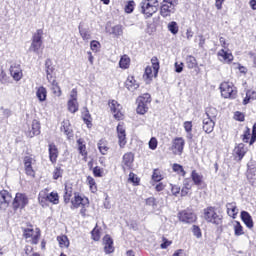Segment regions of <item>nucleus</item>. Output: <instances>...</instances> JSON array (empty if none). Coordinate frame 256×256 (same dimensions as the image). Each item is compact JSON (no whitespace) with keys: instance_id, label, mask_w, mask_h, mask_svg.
<instances>
[{"instance_id":"f257e3e1","label":"nucleus","mask_w":256,"mask_h":256,"mask_svg":"<svg viewBox=\"0 0 256 256\" xmlns=\"http://www.w3.org/2000/svg\"><path fill=\"white\" fill-rule=\"evenodd\" d=\"M140 11L145 17H153L159 9V0H142L140 3Z\"/></svg>"},{"instance_id":"f03ea898","label":"nucleus","mask_w":256,"mask_h":256,"mask_svg":"<svg viewBox=\"0 0 256 256\" xmlns=\"http://www.w3.org/2000/svg\"><path fill=\"white\" fill-rule=\"evenodd\" d=\"M71 203L74 209H79V207H81L80 214L82 217L87 215V209H89V198L83 197L79 195V193H74V199H72Z\"/></svg>"},{"instance_id":"7ed1b4c3","label":"nucleus","mask_w":256,"mask_h":256,"mask_svg":"<svg viewBox=\"0 0 256 256\" xmlns=\"http://www.w3.org/2000/svg\"><path fill=\"white\" fill-rule=\"evenodd\" d=\"M220 91L224 99H235L237 97V88H235L233 82H222L220 84Z\"/></svg>"},{"instance_id":"20e7f679","label":"nucleus","mask_w":256,"mask_h":256,"mask_svg":"<svg viewBox=\"0 0 256 256\" xmlns=\"http://www.w3.org/2000/svg\"><path fill=\"white\" fill-rule=\"evenodd\" d=\"M43 45V29H38L32 36V42L29 48V51H33V53H39V49H41Z\"/></svg>"},{"instance_id":"39448f33","label":"nucleus","mask_w":256,"mask_h":256,"mask_svg":"<svg viewBox=\"0 0 256 256\" xmlns=\"http://www.w3.org/2000/svg\"><path fill=\"white\" fill-rule=\"evenodd\" d=\"M204 219L208 223H213V225H219L221 223V217L217 215V210L211 206L204 209Z\"/></svg>"},{"instance_id":"423d86ee","label":"nucleus","mask_w":256,"mask_h":256,"mask_svg":"<svg viewBox=\"0 0 256 256\" xmlns=\"http://www.w3.org/2000/svg\"><path fill=\"white\" fill-rule=\"evenodd\" d=\"M151 101V95L150 94H144L143 96H140L137 99L138 106L136 108V112L139 115H145L148 111L149 107H147V103Z\"/></svg>"},{"instance_id":"0eeeda50","label":"nucleus","mask_w":256,"mask_h":256,"mask_svg":"<svg viewBox=\"0 0 256 256\" xmlns=\"http://www.w3.org/2000/svg\"><path fill=\"white\" fill-rule=\"evenodd\" d=\"M178 219L182 223H195L197 221V215L192 210L186 209L178 213Z\"/></svg>"},{"instance_id":"6e6552de","label":"nucleus","mask_w":256,"mask_h":256,"mask_svg":"<svg viewBox=\"0 0 256 256\" xmlns=\"http://www.w3.org/2000/svg\"><path fill=\"white\" fill-rule=\"evenodd\" d=\"M38 200L40 203H45V201H49V203H53V205H58L59 194H57V192H51L50 194H46L45 191H41L39 193Z\"/></svg>"},{"instance_id":"1a4fd4ad","label":"nucleus","mask_w":256,"mask_h":256,"mask_svg":"<svg viewBox=\"0 0 256 256\" xmlns=\"http://www.w3.org/2000/svg\"><path fill=\"white\" fill-rule=\"evenodd\" d=\"M29 203V198H27V195L23 193H17L13 202V207L15 211L17 209H25V206H27Z\"/></svg>"},{"instance_id":"9d476101","label":"nucleus","mask_w":256,"mask_h":256,"mask_svg":"<svg viewBox=\"0 0 256 256\" xmlns=\"http://www.w3.org/2000/svg\"><path fill=\"white\" fill-rule=\"evenodd\" d=\"M183 149H185V139L183 137H177L172 141V151L174 155H182Z\"/></svg>"},{"instance_id":"9b49d317","label":"nucleus","mask_w":256,"mask_h":256,"mask_svg":"<svg viewBox=\"0 0 256 256\" xmlns=\"http://www.w3.org/2000/svg\"><path fill=\"white\" fill-rule=\"evenodd\" d=\"M109 107L114 115V118L117 119V121H121V119H123V113L121 112L122 107L120 106L119 102L112 100L109 102Z\"/></svg>"},{"instance_id":"f8f14e48","label":"nucleus","mask_w":256,"mask_h":256,"mask_svg":"<svg viewBox=\"0 0 256 256\" xmlns=\"http://www.w3.org/2000/svg\"><path fill=\"white\" fill-rule=\"evenodd\" d=\"M135 161V155L133 153L128 152L123 155L122 158V169L127 171L133 167V162Z\"/></svg>"},{"instance_id":"ddd939ff","label":"nucleus","mask_w":256,"mask_h":256,"mask_svg":"<svg viewBox=\"0 0 256 256\" xmlns=\"http://www.w3.org/2000/svg\"><path fill=\"white\" fill-rule=\"evenodd\" d=\"M41 134V122L39 120H33L31 128L26 132L27 137L33 138L35 135Z\"/></svg>"},{"instance_id":"4468645a","label":"nucleus","mask_w":256,"mask_h":256,"mask_svg":"<svg viewBox=\"0 0 256 256\" xmlns=\"http://www.w3.org/2000/svg\"><path fill=\"white\" fill-rule=\"evenodd\" d=\"M9 203H11V194L7 190L0 191V209H7Z\"/></svg>"},{"instance_id":"2eb2a0df","label":"nucleus","mask_w":256,"mask_h":256,"mask_svg":"<svg viewBox=\"0 0 256 256\" xmlns=\"http://www.w3.org/2000/svg\"><path fill=\"white\" fill-rule=\"evenodd\" d=\"M218 59L221 63H227L228 65L233 63V53L226 51L225 49H221L218 53Z\"/></svg>"},{"instance_id":"dca6fc26","label":"nucleus","mask_w":256,"mask_h":256,"mask_svg":"<svg viewBox=\"0 0 256 256\" xmlns=\"http://www.w3.org/2000/svg\"><path fill=\"white\" fill-rule=\"evenodd\" d=\"M40 235L41 234L39 232L35 233L33 228H26V229H24V232H23V236L25 237V239H31L32 238L33 245H37V243H39Z\"/></svg>"},{"instance_id":"f3484780","label":"nucleus","mask_w":256,"mask_h":256,"mask_svg":"<svg viewBox=\"0 0 256 256\" xmlns=\"http://www.w3.org/2000/svg\"><path fill=\"white\" fill-rule=\"evenodd\" d=\"M118 143L120 147L127 145V134L125 132V126L118 124L117 126Z\"/></svg>"},{"instance_id":"a211bd4d","label":"nucleus","mask_w":256,"mask_h":256,"mask_svg":"<svg viewBox=\"0 0 256 256\" xmlns=\"http://www.w3.org/2000/svg\"><path fill=\"white\" fill-rule=\"evenodd\" d=\"M106 33L117 38L123 37V25L117 24L115 26H106Z\"/></svg>"},{"instance_id":"6ab92c4d","label":"nucleus","mask_w":256,"mask_h":256,"mask_svg":"<svg viewBox=\"0 0 256 256\" xmlns=\"http://www.w3.org/2000/svg\"><path fill=\"white\" fill-rule=\"evenodd\" d=\"M10 75L13 77L14 81H21V79H23V70L21 69V66H11Z\"/></svg>"},{"instance_id":"aec40b11","label":"nucleus","mask_w":256,"mask_h":256,"mask_svg":"<svg viewBox=\"0 0 256 256\" xmlns=\"http://www.w3.org/2000/svg\"><path fill=\"white\" fill-rule=\"evenodd\" d=\"M103 243H104V251L107 255L115 251V247H113V239L111 238V236L109 235L104 236Z\"/></svg>"},{"instance_id":"412c9836","label":"nucleus","mask_w":256,"mask_h":256,"mask_svg":"<svg viewBox=\"0 0 256 256\" xmlns=\"http://www.w3.org/2000/svg\"><path fill=\"white\" fill-rule=\"evenodd\" d=\"M247 153V148H245V144L240 143L234 148V157L238 158V161H241L245 154Z\"/></svg>"},{"instance_id":"4be33fe9","label":"nucleus","mask_w":256,"mask_h":256,"mask_svg":"<svg viewBox=\"0 0 256 256\" xmlns=\"http://www.w3.org/2000/svg\"><path fill=\"white\" fill-rule=\"evenodd\" d=\"M175 13V8L173 6H170L168 4H162L160 8V15L161 17H171Z\"/></svg>"},{"instance_id":"5701e85b","label":"nucleus","mask_w":256,"mask_h":256,"mask_svg":"<svg viewBox=\"0 0 256 256\" xmlns=\"http://www.w3.org/2000/svg\"><path fill=\"white\" fill-rule=\"evenodd\" d=\"M203 131L205 133H213V129H215V120H211L209 118H203Z\"/></svg>"},{"instance_id":"b1692460","label":"nucleus","mask_w":256,"mask_h":256,"mask_svg":"<svg viewBox=\"0 0 256 256\" xmlns=\"http://www.w3.org/2000/svg\"><path fill=\"white\" fill-rule=\"evenodd\" d=\"M240 217L248 229H253V218L249 212L242 211Z\"/></svg>"},{"instance_id":"393cba45","label":"nucleus","mask_w":256,"mask_h":256,"mask_svg":"<svg viewBox=\"0 0 256 256\" xmlns=\"http://www.w3.org/2000/svg\"><path fill=\"white\" fill-rule=\"evenodd\" d=\"M125 85L128 91L139 89V83H137V80H135V77L133 76H128Z\"/></svg>"},{"instance_id":"a878e982","label":"nucleus","mask_w":256,"mask_h":256,"mask_svg":"<svg viewBox=\"0 0 256 256\" xmlns=\"http://www.w3.org/2000/svg\"><path fill=\"white\" fill-rule=\"evenodd\" d=\"M57 157H59V151L55 144H49V159L51 163H57Z\"/></svg>"},{"instance_id":"bb28decb","label":"nucleus","mask_w":256,"mask_h":256,"mask_svg":"<svg viewBox=\"0 0 256 256\" xmlns=\"http://www.w3.org/2000/svg\"><path fill=\"white\" fill-rule=\"evenodd\" d=\"M60 129L64 135H67V137L73 135V129H71V122H69V120H64Z\"/></svg>"},{"instance_id":"cd10ccee","label":"nucleus","mask_w":256,"mask_h":256,"mask_svg":"<svg viewBox=\"0 0 256 256\" xmlns=\"http://www.w3.org/2000/svg\"><path fill=\"white\" fill-rule=\"evenodd\" d=\"M247 179L253 187L256 186V167L248 169Z\"/></svg>"},{"instance_id":"c85d7f7f","label":"nucleus","mask_w":256,"mask_h":256,"mask_svg":"<svg viewBox=\"0 0 256 256\" xmlns=\"http://www.w3.org/2000/svg\"><path fill=\"white\" fill-rule=\"evenodd\" d=\"M233 229H234V235L236 237H241V235H245V231H243V226L241 225V222L234 221L232 222Z\"/></svg>"},{"instance_id":"c756f323","label":"nucleus","mask_w":256,"mask_h":256,"mask_svg":"<svg viewBox=\"0 0 256 256\" xmlns=\"http://www.w3.org/2000/svg\"><path fill=\"white\" fill-rule=\"evenodd\" d=\"M31 158L25 157L24 158V167L27 175H30V177H33L35 175V172L33 171V167L31 166Z\"/></svg>"},{"instance_id":"7c9ffc66","label":"nucleus","mask_w":256,"mask_h":256,"mask_svg":"<svg viewBox=\"0 0 256 256\" xmlns=\"http://www.w3.org/2000/svg\"><path fill=\"white\" fill-rule=\"evenodd\" d=\"M226 208L229 217L235 218V215L238 213L237 204L235 202L227 203Z\"/></svg>"},{"instance_id":"2f4dec72","label":"nucleus","mask_w":256,"mask_h":256,"mask_svg":"<svg viewBox=\"0 0 256 256\" xmlns=\"http://www.w3.org/2000/svg\"><path fill=\"white\" fill-rule=\"evenodd\" d=\"M36 97L40 102L47 101V88L43 86L39 87L36 91Z\"/></svg>"},{"instance_id":"473e14b6","label":"nucleus","mask_w":256,"mask_h":256,"mask_svg":"<svg viewBox=\"0 0 256 256\" xmlns=\"http://www.w3.org/2000/svg\"><path fill=\"white\" fill-rule=\"evenodd\" d=\"M155 77V73L153 72V68L151 66H147L143 75V79L146 83H149Z\"/></svg>"},{"instance_id":"72a5a7b5","label":"nucleus","mask_w":256,"mask_h":256,"mask_svg":"<svg viewBox=\"0 0 256 256\" xmlns=\"http://www.w3.org/2000/svg\"><path fill=\"white\" fill-rule=\"evenodd\" d=\"M78 145V151L82 157H86L87 155V147L85 146V140L83 138H80L77 140Z\"/></svg>"},{"instance_id":"f704fd0d","label":"nucleus","mask_w":256,"mask_h":256,"mask_svg":"<svg viewBox=\"0 0 256 256\" xmlns=\"http://www.w3.org/2000/svg\"><path fill=\"white\" fill-rule=\"evenodd\" d=\"M217 117V109L210 107L206 109V113L204 115L205 119H210L212 121H215Z\"/></svg>"},{"instance_id":"c9c22d12","label":"nucleus","mask_w":256,"mask_h":256,"mask_svg":"<svg viewBox=\"0 0 256 256\" xmlns=\"http://www.w3.org/2000/svg\"><path fill=\"white\" fill-rule=\"evenodd\" d=\"M255 99H256V92L253 90H248L246 92V97L243 100V105H247V104H249V101H251V100L255 101Z\"/></svg>"},{"instance_id":"e433bc0d","label":"nucleus","mask_w":256,"mask_h":256,"mask_svg":"<svg viewBox=\"0 0 256 256\" xmlns=\"http://www.w3.org/2000/svg\"><path fill=\"white\" fill-rule=\"evenodd\" d=\"M186 65L188 69H195L197 67V59L194 56L188 55L186 57Z\"/></svg>"},{"instance_id":"4c0bfd02","label":"nucleus","mask_w":256,"mask_h":256,"mask_svg":"<svg viewBox=\"0 0 256 256\" xmlns=\"http://www.w3.org/2000/svg\"><path fill=\"white\" fill-rule=\"evenodd\" d=\"M98 149H99L101 155H107V153H108V151H109V148H108V146H107V141H105V140H103V139L100 140V141L98 142Z\"/></svg>"},{"instance_id":"58836bf2","label":"nucleus","mask_w":256,"mask_h":256,"mask_svg":"<svg viewBox=\"0 0 256 256\" xmlns=\"http://www.w3.org/2000/svg\"><path fill=\"white\" fill-rule=\"evenodd\" d=\"M130 63H131V59L127 55L122 56L119 61V65L121 69H129Z\"/></svg>"},{"instance_id":"ea45409f","label":"nucleus","mask_w":256,"mask_h":256,"mask_svg":"<svg viewBox=\"0 0 256 256\" xmlns=\"http://www.w3.org/2000/svg\"><path fill=\"white\" fill-rule=\"evenodd\" d=\"M192 181L195 185H201L203 183V176L193 170L191 173Z\"/></svg>"},{"instance_id":"a19ab883","label":"nucleus","mask_w":256,"mask_h":256,"mask_svg":"<svg viewBox=\"0 0 256 256\" xmlns=\"http://www.w3.org/2000/svg\"><path fill=\"white\" fill-rule=\"evenodd\" d=\"M68 111H70V113H77V111H79V103L77 100L68 101Z\"/></svg>"},{"instance_id":"79ce46f5","label":"nucleus","mask_w":256,"mask_h":256,"mask_svg":"<svg viewBox=\"0 0 256 256\" xmlns=\"http://www.w3.org/2000/svg\"><path fill=\"white\" fill-rule=\"evenodd\" d=\"M57 241L59 243V246L61 248H66L69 247V238H67L66 235L58 236Z\"/></svg>"},{"instance_id":"37998d69","label":"nucleus","mask_w":256,"mask_h":256,"mask_svg":"<svg viewBox=\"0 0 256 256\" xmlns=\"http://www.w3.org/2000/svg\"><path fill=\"white\" fill-rule=\"evenodd\" d=\"M52 93L56 95V97H61V87H59V83H57V80H53L51 84Z\"/></svg>"},{"instance_id":"c03bdc74","label":"nucleus","mask_w":256,"mask_h":256,"mask_svg":"<svg viewBox=\"0 0 256 256\" xmlns=\"http://www.w3.org/2000/svg\"><path fill=\"white\" fill-rule=\"evenodd\" d=\"M87 183L90 187V191L92 193H97V183L95 182V179L91 176L87 177Z\"/></svg>"},{"instance_id":"a18cd8bd","label":"nucleus","mask_w":256,"mask_h":256,"mask_svg":"<svg viewBox=\"0 0 256 256\" xmlns=\"http://www.w3.org/2000/svg\"><path fill=\"white\" fill-rule=\"evenodd\" d=\"M168 31L172 33V35H177L179 33V26L177 25V22L172 21L168 24Z\"/></svg>"},{"instance_id":"49530a36","label":"nucleus","mask_w":256,"mask_h":256,"mask_svg":"<svg viewBox=\"0 0 256 256\" xmlns=\"http://www.w3.org/2000/svg\"><path fill=\"white\" fill-rule=\"evenodd\" d=\"M172 169L174 173H178V175H182V177H185L186 172L185 169H183V166L180 164H173Z\"/></svg>"},{"instance_id":"de8ad7c7","label":"nucleus","mask_w":256,"mask_h":256,"mask_svg":"<svg viewBox=\"0 0 256 256\" xmlns=\"http://www.w3.org/2000/svg\"><path fill=\"white\" fill-rule=\"evenodd\" d=\"M152 179L156 181V183H159V181H163V175H161V170L154 169Z\"/></svg>"},{"instance_id":"09e8293b","label":"nucleus","mask_w":256,"mask_h":256,"mask_svg":"<svg viewBox=\"0 0 256 256\" xmlns=\"http://www.w3.org/2000/svg\"><path fill=\"white\" fill-rule=\"evenodd\" d=\"M152 70L154 72V77H157V73H159V61H157V58H152Z\"/></svg>"},{"instance_id":"8fccbe9b","label":"nucleus","mask_w":256,"mask_h":256,"mask_svg":"<svg viewBox=\"0 0 256 256\" xmlns=\"http://www.w3.org/2000/svg\"><path fill=\"white\" fill-rule=\"evenodd\" d=\"M93 241H99L101 239V232L97 229V226L91 232Z\"/></svg>"},{"instance_id":"3c124183","label":"nucleus","mask_w":256,"mask_h":256,"mask_svg":"<svg viewBox=\"0 0 256 256\" xmlns=\"http://www.w3.org/2000/svg\"><path fill=\"white\" fill-rule=\"evenodd\" d=\"M71 195H73L71 188L66 186L65 187V195H64L65 203H69V201L71 200Z\"/></svg>"},{"instance_id":"603ef678","label":"nucleus","mask_w":256,"mask_h":256,"mask_svg":"<svg viewBox=\"0 0 256 256\" xmlns=\"http://www.w3.org/2000/svg\"><path fill=\"white\" fill-rule=\"evenodd\" d=\"M250 138H251V129H249V127H246L244 134L242 135V140L244 143H248Z\"/></svg>"},{"instance_id":"864d4df0","label":"nucleus","mask_w":256,"mask_h":256,"mask_svg":"<svg viewBox=\"0 0 256 256\" xmlns=\"http://www.w3.org/2000/svg\"><path fill=\"white\" fill-rule=\"evenodd\" d=\"M79 33L84 41H89V39H91V34H89L87 30L81 29V27H79Z\"/></svg>"},{"instance_id":"5fc2aeb1","label":"nucleus","mask_w":256,"mask_h":256,"mask_svg":"<svg viewBox=\"0 0 256 256\" xmlns=\"http://www.w3.org/2000/svg\"><path fill=\"white\" fill-rule=\"evenodd\" d=\"M59 177H63V169L56 167L53 171V179L57 180Z\"/></svg>"},{"instance_id":"6e6d98bb","label":"nucleus","mask_w":256,"mask_h":256,"mask_svg":"<svg viewBox=\"0 0 256 256\" xmlns=\"http://www.w3.org/2000/svg\"><path fill=\"white\" fill-rule=\"evenodd\" d=\"M148 145H149V149H151L152 151H155V149H157V145H158L157 138L152 137L150 139Z\"/></svg>"},{"instance_id":"4d7b16f0","label":"nucleus","mask_w":256,"mask_h":256,"mask_svg":"<svg viewBox=\"0 0 256 256\" xmlns=\"http://www.w3.org/2000/svg\"><path fill=\"white\" fill-rule=\"evenodd\" d=\"M133 9H135V2L129 1L128 4L125 6L126 13H133Z\"/></svg>"},{"instance_id":"13d9d810","label":"nucleus","mask_w":256,"mask_h":256,"mask_svg":"<svg viewBox=\"0 0 256 256\" xmlns=\"http://www.w3.org/2000/svg\"><path fill=\"white\" fill-rule=\"evenodd\" d=\"M45 67H46V73H53V71H55V68H53V65H51L50 59L46 60Z\"/></svg>"},{"instance_id":"bf43d9fd","label":"nucleus","mask_w":256,"mask_h":256,"mask_svg":"<svg viewBox=\"0 0 256 256\" xmlns=\"http://www.w3.org/2000/svg\"><path fill=\"white\" fill-rule=\"evenodd\" d=\"M93 174H94V177H103V169H101V167H94L93 169Z\"/></svg>"},{"instance_id":"052dcab7","label":"nucleus","mask_w":256,"mask_h":256,"mask_svg":"<svg viewBox=\"0 0 256 256\" xmlns=\"http://www.w3.org/2000/svg\"><path fill=\"white\" fill-rule=\"evenodd\" d=\"M184 129L186 133H191L193 131V123L191 121L184 122Z\"/></svg>"},{"instance_id":"680f3d73","label":"nucleus","mask_w":256,"mask_h":256,"mask_svg":"<svg viewBox=\"0 0 256 256\" xmlns=\"http://www.w3.org/2000/svg\"><path fill=\"white\" fill-rule=\"evenodd\" d=\"M171 185V191H172V195H175V197H177V195H179V193H181V187L177 186V185Z\"/></svg>"},{"instance_id":"e2e57ef3","label":"nucleus","mask_w":256,"mask_h":256,"mask_svg":"<svg viewBox=\"0 0 256 256\" xmlns=\"http://www.w3.org/2000/svg\"><path fill=\"white\" fill-rule=\"evenodd\" d=\"M163 243L160 245L161 249H167V247H170L172 245V241H169L167 238H162Z\"/></svg>"},{"instance_id":"0e129e2a","label":"nucleus","mask_w":256,"mask_h":256,"mask_svg":"<svg viewBox=\"0 0 256 256\" xmlns=\"http://www.w3.org/2000/svg\"><path fill=\"white\" fill-rule=\"evenodd\" d=\"M255 141H256V123L253 125V128H252V136L249 141V145H253V143H255Z\"/></svg>"},{"instance_id":"69168bd1","label":"nucleus","mask_w":256,"mask_h":256,"mask_svg":"<svg viewBox=\"0 0 256 256\" xmlns=\"http://www.w3.org/2000/svg\"><path fill=\"white\" fill-rule=\"evenodd\" d=\"M234 65H237L236 69H238L242 75H247V67L241 65L240 63H234Z\"/></svg>"},{"instance_id":"338daca9","label":"nucleus","mask_w":256,"mask_h":256,"mask_svg":"<svg viewBox=\"0 0 256 256\" xmlns=\"http://www.w3.org/2000/svg\"><path fill=\"white\" fill-rule=\"evenodd\" d=\"M234 119H235L236 121H245V114H243V113L237 111V112H235V114H234Z\"/></svg>"},{"instance_id":"774afa93","label":"nucleus","mask_w":256,"mask_h":256,"mask_svg":"<svg viewBox=\"0 0 256 256\" xmlns=\"http://www.w3.org/2000/svg\"><path fill=\"white\" fill-rule=\"evenodd\" d=\"M193 233L197 239L201 238V228L199 226H193Z\"/></svg>"}]
</instances>
